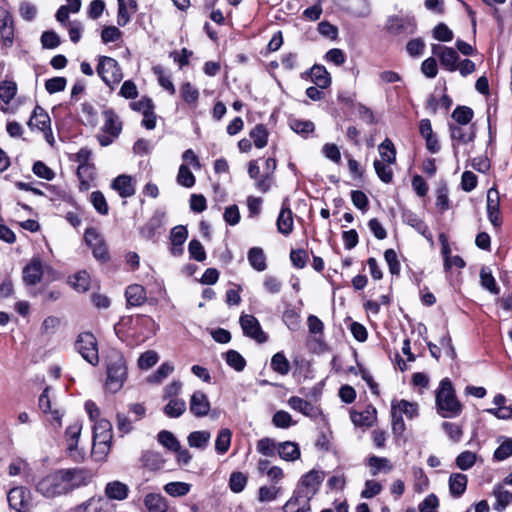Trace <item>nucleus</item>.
<instances>
[{
	"instance_id": "obj_10",
	"label": "nucleus",
	"mask_w": 512,
	"mask_h": 512,
	"mask_svg": "<svg viewBox=\"0 0 512 512\" xmlns=\"http://www.w3.org/2000/svg\"><path fill=\"white\" fill-rule=\"evenodd\" d=\"M239 322L245 336L254 339L258 343H265L268 340L267 334L262 330L255 316L249 314L241 315Z\"/></svg>"
},
{
	"instance_id": "obj_25",
	"label": "nucleus",
	"mask_w": 512,
	"mask_h": 512,
	"mask_svg": "<svg viewBox=\"0 0 512 512\" xmlns=\"http://www.w3.org/2000/svg\"><path fill=\"white\" fill-rule=\"evenodd\" d=\"M144 505L149 512H167L166 499L159 493H148L144 497Z\"/></svg>"
},
{
	"instance_id": "obj_31",
	"label": "nucleus",
	"mask_w": 512,
	"mask_h": 512,
	"mask_svg": "<svg viewBox=\"0 0 512 512\" xmlns=\"http://www.w3.org/2000/svg\"><path fill=\"white\" fill-rule=\"evenodd\" d=\"M279 456L286 461H295L300 458V448L295 442L286 441L278 445Z\"/></svg>"
},
{
	"instance_id": "obj_45",
	"label": "nucleus",
	"mask_w": 512,
	"mask_h": 512,
	"mask_svg": "<svg viewBox=\"0 0 512 512\" xmlns=\"http://www.w3.org/2000/svg\"><path fill=\"white\" fill-rule=\"evenodd\" d=\"M250 137L253 139L254 145L261 149L267 145L268 131L263 124H257L250 132Z\"/></svg>"
},
{
	"instance_id": "obj_18",
	"label": "nucleus",
	"mask_w": 512,
	"mask_h": 512,
	"mask_svg": "<svg viewBox=\"0 0 512 512\" xmlns=\"http://www.w3.org/2000/svg\"><path fill=\"white\" fill-rule=\"evenodd\" d=\"M286 202L287 200L283 202L281 211L277 218V229L279 233L285 236L289 235L293 230L292 211Z\"/></svg>"
},
{
	"instance_id": "obj_54",
	"label": "nucleus",
	"mask_w": 512,
	"mask_h": 512,
	"mask_svg": "<svg viewBox=\"0 0 512 512\" xmlns=\"http://www.w3.org/2000/svg\"><path fill=\"white\" fill-rule=\"evenodd\" d=\"M247 484V477L242 472H233L229 478V487L234 493H240Z\"/></svg>"
},
{
	"instance_id": "obj_22",
	"label": "nucleus",
	"mask_w": 512,
	"mask_h": 512,
	"mask_svg": "<svg viewBox=\"0 0 512 512\" xmlns=\"http://www.w3.org/2000/svg\"><path fill=\"white\" fill-rule=\"evenodd\" d=\"M338 4L357 17H364L369 14V5L367 0H339Z\"/></svg>"
},
{
	"instance_id": "obj_59",
	"label": "nucleus",
	"mask_w": 512,
	"mask_h": 512,
	"mask_svg": "<svg viewBox=\"0 0 512 512\" xmlns=\"http://www.w3.org/2000/svg\"><path fill=\"white\" fill-rule=\"evenodd\" d=\"M81 111L85 117L87 125L95 127L98 124V113L91 103H83L81 105Z\"/></svg>"
},
{
	"instance_id": "obj_44",
	"label": "nucleus",
	"mask_w": 512,
	"mask_h": 512,
	"mask_svg": "<svg viewBox=\"0 0 512 512\" xmlns=\"http://www.w3.org/2000/svg\"><path fill=\"white\" fill-rule=\"evenodd\" d=\"M225 361L226 363L237 372H241L246 367V360L244 357L236 350H228L225 353Z\"/></svg>"
},
{
	"instance_id": "obj_29",
	"label": "nucleus",
	"mask_w": 512,
	"mask_h": 512,
	"mask_svg": "<svg viewBox=\"0 0 512 512\" xmlns=\"http://www.w3.org/2000/svg\"><path fill=\"white\" fill-rule=\"evenodd\" d=\"M310 77L312 82L321 89L327 88L331 84L330 74L326 68L321 65H314L310 69Z\"/></svg>"
},
{
	"instance_id": "obj_1",
	"label": "nucleus",
	"mask_w": 512,
	"mask_h": 512,
	"mask_svg": "<svg viewBox=\"0 0 512 512\" xmlns=\"http://www.w3.org/2000/svg\"><path fill=\"white\" fill-rule=\"evenodd\" d=\"M92 479L93 473L87 468H61L40 478L35 484V490L46 499H54L87 486Z\"/></svg>"
},
{
	"instance_id": "obj_9",
	"label": "nucleus",
	"mask_w": 512,
	"mask_h": 512,
	"mask_svg": "<svg viewBox=\"0 0 512 512\" xmlns=\"http://www.w3.org/2000/svg\"><path fill=\"white\" fill-rule=\"evenodd\" d=\"M50 123L51 120L48 113L44 110V108L36 105L27 124L31 130L37 128L44 132L47 142L52 144L54 138L52 136Z\"/></svg>"
},
{
	"instance_id": "obj_27",
	"label": "nucleus",
	"mask_w": 512,
	"mask_h": 512,
	"mask_svg": "<svg viewBox=\"0 0 512 512\" xmlns=\"http://www.w3.org/2000/svg\"><path fill=\"white\" fill-rule=\"evenodd\" d=\"M125 296L130 306H140L147 299L145 288L137 284L128 286L125 291Z\"/></svg>"
},
{
	"instance_id": "obj_57",
	"label": "nucleus",
	"mask_w": 512,
	"mask_h": 512,
	"mask_svg": "<svg viewBox=\"0 0 512 512\" xmlns=\"http://www.w3.org/2000/svg\"><path fill=\"white\" fill-rule=\"evenodd\" d=\"M272 423L274 426H276L278 428H283V429L289 428L290 426L295 424L292 420L291 415L284 410L277 411L273 415Z\"/></svg>"
},
{
	"instance_id": "obj_34",
	"label": "nucleus",
	"mask_w": 512,
	"mask_h": 512,
	"mask_svg": "<svg viewBox=\"0 0 512 512\" xmlns=\"http://www.w3.org/2000/svg\"><path fill=\"white\" fill-rule=\"evenodd\" d=\"M248 261L257 271H264L267 268L266 256L260 247H253L249 250Z\"/></svg>"
},
{
	"instance_id": "obj_36",
	"label": "nucleus",
	"mask_w": 512,
	"mask_h": 512,
	"mask_svg": "<svg viewBox=\"0 0 512 512\" xmlns=\"http://www.w3.org/2000/svg\"><path fill=\"white\" fill-rule=\"evenodd\" d=\"M398 412L401 416L404 414L406 417L412 419L418 415V405L415 403H411L407 400H400L397 402H392L391 410Z\"/></svg>"
},
{
	"instance_id": "obj_26",
	"label": "nucleus",
	"mask_w": 512,
	"mask_h": 512,
	"mask_svg": "<svg viewBox=\"0 0 512 512\" xmlns=\"http://www.w3.org/2000/svg\"><path fill=\"white\" fill-rule=\"evenodd\" d=\"M82 424L79 421H75L71 425H69L65 432V437L67 441V450L70 453V456H74L73 452L77 450L78 440L81 434Z\"/></svg>"
},
{
	"instance_id": "obj_43",
	"label": "nucleus",
	"mask_w": 512,
	"mask_h": 512,
	"mask_svg": "<svg viewBox=\"0 0 512 512\" xmlns=\"http://www.w3.org/2000/svg\"><path fill=\"white\" fill-rule=\"evenodd\" d=\"M231 437L232 433L228 428H223L219 431L215 441V450L218 454H224L228 451Z\"/></svg>"
},
{
	"instance_id": "obj_4",
	"label": "nucleus",
	"mask_w": 512,
	"mask_h": 512,
	"mask_svg": "<svg viewBox=\"0 0 512 512\" xmlns=\"http://www.w3.org/2000/svg\"><path fill=\"white\" fill-rule=\"evenodd\" d=\"M97 73L103 82L110 88L117 85L123 78L119 63L114 58L108 56L99 57Z\"/></svg>"
},
{
	"instance_id": "obj_50",
	"label": "nucleus",
	"mask_w": 512,
	"mask_h": 512,
	"mask_svg": "<svg viewBox=\"0 0 512 512\" xmlns=\"http://www.w3.org/2000/svg\"><path fill=\"white\" fill-rule=\"evenodd\" d=\"M180 93L187 104L194 107L196 106L199 98V92L190 82H186L181 86Z\"/></svg>"
},
{
	"instance_id": "obj_60",
	"label": "nucleus",
	"mask_w": 512,
	"mask_h": 512,
	"mask_svg": "<svg viewBox=\"0 0 512 512\" xmlns=\"http://www.w3.org/2000/svg\"><path fill=\"white\" fill-rule=\"evenodd\" d=\"M157 362V353L153 350H148L140 355L138 359V366L140 369L147 370L153 367Z\"/></svg>"
},
{
	"instance_id": "obj_33",
	"label": "nucleus",
	"mask_w": 512,
	"mask_h": 512,
	"mask_svg": "<svg viewBox=\"0 0 512 512\" xmlns=\"http://www.w3.org/2000/svg\"><path fill=\"white\" fill-rule=\"evenodd\" d=\"M459 59V55L457 51L451 47H447V49L442 52L440 55L439 61L442 67L450 72H454L458 68L457 61Z\"/></svg>"
},
{
	"instance_id": "obj_58",
	"label": "nucleus",
	"mask_w": 512,
	"mask_h": 512,
	"mask_svg": "<svg viewBox=\"0 0 512 512\" xmlns=\"http://www.w3.org/2000/svg\"><path fill=\"white\" fill-rule=\"evenodd\" d=\"M60 42L59 35L53 30L44 31L41 35L43 48L54 49L60 45Z\"/></svg>"
},
{
	"instance_id": "obj_53",
	"label": "nucleus",
	"mask_w": 512,
	"mask_h": 512,
	"mask_svg": "<svg viewBox=\"0 0 512 512\" xmlns=\"http://www.w3.org/2000/svg\"><path fill=\"white\" fill-rule=\"evenodd\" d=\"M179 185L190 188L195 184V176L186 164H182L177 175Z\"/></svg>"
},
{
	"instance_id": "obj_62",
	"label": "nucleus",
	"mask_w": 512,
	"mask_h": 512,
	"mask_svg": "<svg viewBox=\"0 0 512 512\" xmlns=\"http://www.w3.org/2000/svg\"><path fill=\"white\" fill-rule=\"evenodd\" d=\"M452 30L444 23H439L433 29V37L442 42H449L453 39Z\"/></svg>"
},
{
	"instance_id": "obj_3",
	"label": "nucleus",
	"mask_w": 512,
	"mask_h": 512,
	"mask_svg": "<svg viewBox=\"0 0 512 512\" xmlns=\"http://www.w3.org/2000/svg\"><path fill=\"white\" fill-rule=\"evenodd\" d=\"M107 379L105 387L109 392L116 393L124 385L127 378V365L124 356L112 351L107 360Z\"/></svg>"
},
{
	"instance_id": "obj_15",
	"label": "nucleus",
	"mask_w": 512,
	"mask_h": 512,
	"mask_svg": "<svg viewBox=\"0 0 512 512\" xmlns=\"http://www.w3.org/2000/svg\"><path fill=\"white\" fill-rule=\"evenodd\" d=\"M0 38L3 45L7 47L13 44V17L6 9L3 8H0Z\"/></svg>"
},
{
	"instance_id": "obj_19",
	"label": "nucleus",
	"mask_w": 512,
	"mask_h": 512,
	"mask_svg": "<svg viewBox=\"0 0 512 512\" xmlns=\"http://www.w3.org/2000/svg\"><path fill=\"white\" fill-rule=\"evenodd\" d=\"M103 115L105 122L102 127V131L106 134L119 136L122 131V122L120 121L119 116L112 109L104 110Z\"/></svg>"
},
{
	"instance_id": "obj_63",
	"label": "nucleus",
	"mask_w": 512,
	"mask_h": 512,
	"mask_svg": "<svg viewBox=\"0 0 512 512\" xmlns=\"http://www.w3.org/2000/svg\"><path fill=\"white\" fill-rule=\"evenodd\" d=\"M512 455V439L507 438L501 443L494 452V459L497 461H503Z\"/></svg>"
},
{
	"instance_id": "obj_17",
	"label": "nucleus",
	"mask_w": 512,
	"mask_h": 512,
	"mask_svg": "<svg viewBox=\"0 0 512 512\" xmlns=\"http://www.w3.org/2000/svg\"><path fill=\"white\" fill-rule=\"evenodd\" d=\"M487 214L491 224L494 227H499L501 224L499 217V193L495 188H490L487 192Z\"/></svg>"
},
{
	"instance_id": "obj_5",
	"label": "nucleus",
	"mask_w": 512,
	"mask_h": 512,
	"mask_svg": "<svg viewBox=\"0 0 512 512\" xmlns=\"http://www.w3.org/2000/svg\"><path fill=\"white\" fill-rule=\"evenodd\" d=\"M75 349L91 365L99 363L98 343L92 333H80L75 341Z\"/></svg>"
},
{
	"instance_id": "obj_6",
	"label": "nucleus",
	"mask_w": 512,
	"mask_h": 512,
	"mask_svg": "<svg viewBox=\"0 0 512 512\" xmlns=\"http://www.w3.org/2000/svg\"><path fill=\"white\" fill-rule=\"evenodd\" d=\"M417 25L414 19L390 17L386 23V30L389 35L398 39H404L416 32Z\"/></svg>"
},
{
	"instance_id": "obj_61",
	"label": "nucleus",
	"mask_w": 512,
	"mask_h": 512,
	"mask_svg": "<svg viewBox=\"0 0 512 512\" xmlns=\"http://www.w3.org/2000/svg\"><path fill=\"white\" fill-rule=\"evenodd\" d=\"M67 80L65 77H53L45 82V89L49 94L61 92L66 88Z\"/></svg>"
},
{
	"instance_id": "obj_7",
	"label": "nucleus",
	"mask_w": 512,
	"mask_h": 512,
	"mask_svg": "<svg viewBox=\"0 0 512 512\" xmlns=\"http://www.w3.org/2000/svg\"><path fill=\"white\" fill-rule=\"evenodd\" d=\"M7 500L10 508L16 512H29L31 510V491L24 486H16L10 489Z\"/></svg>"
},
{
	"instance_id": "obj_56",
	"label": "nucleus",
	"mask_w": 512,
	"mask_h": 512,
	"mask_svg": "<svg viewBox=\"0 0 512 512\" xmlns=\"http://www.w3.org/2000/svg\"><path fill=\"white\" fill-rule=\"evenodd\" d=\"M476 462V454L471 451H464L456 458V465L461 470L470 469Z\"/></svg>"
},
{
	"instance_id": "obj_52",
	"label": "nucleus",
	"mask_w": 512,
	"mask_h": 512,
	"mask_svg": "<svg viewBox=\"0 0 512 512\" xmlns=\"http://www.w3.org/2000/svg\"><path fill=\"white\" fill-rule=\"evenodd\" d=\"M389 165L390 164H385V162H382L378 159H376L373 163L377 176L382 182L387 184L391 183L393 180V171Z\"/></svg>"
},
{
	"instance_id": "obj_2",
	"label": "nucleus",
	"mask_w": 512,
	"mask_h": 512,
	"mask_svg": "<svg viewBox=\"0 0 512 512\" xmlns=\"http://www.w3.org/2000/svg\"><path fill=\"white\" fill-rule=\"evenodd\" d=\"M436 406L443 418H455L462 413V404L458 401L452 382L444 378L436 392Z\"/></svg>"
},
{
	"instance_id": "obj_40",
	"label": "nucleus",
	"mask_w": 512,
	"mask_h": 512,
	"mask_svg": "<svg viewBox=\"0 0 512 512\" xmlns=\"http://www.w3.org/2000/svg\"><path fill=\"white\" fill-rule=\"evenodd\" d=\"M186 411V403L182 399L173 398L164 407V413L170 418H178Z\"/></svg>"
},
{
	"instance_id": "obj_28",
	"label": "nucleus",
	"mask_w": 512,
	"mask_h": 512,
	"mask_svg": "<svg viewBox=\"0 0 512 512\" xmlns=\"http://www.w3.org/2000/svg\"><path fill=\"white\" fill-rule=\"evenodd\" d=\"M128 486L120 481H112L107 483L105 487V495L109 499L122 501L128 496Z\"/></svg>"
},
{
	"instance_id": "obj_51",
	"label": "nucleus",
	"mask_w": 512,
	"mask_h": 512,
	"mask_svg": "<svg viewBox=\"0 0 512 512\" xmlns=\"http://www.w3.org/2000/svg\"><path fill=\"white\" fill-rule=\"evenodd\" d=\"M158 442L170 451L179 450L180 443L177 438L167 430H162L158 433Z\"/></svg>"
},
{
	"instance_id": "obj_49",
	"label": "nucleus",
	"mask_w": 512,
	"mask_h": 512,
	"mask_svg": "<svg viewBox=\"0 0 512 512\" xmlns=\"http://www.w3.org/2000/svg\"><path fill=\"white\" fill-rule=\"evenodd\" d=\"M17 93V84L14 81L5 80L0 84V99L9 104Z\"/></svg>"
},
{
	"instance_id": "obj_21",
	"label": "nucleus",
	"mask_w": 512,
	"mask_h": 512,
	"mask_svg": "<svg viewBox=\"0 0 512 512\" xmlns=\"http://www.w3.org/2000/svg\"><path fill=\"white\" fill-rule=\"evenodd\" d=\"M402 219L404 223L413 227L418 233L423 235L426 239H431L432 235L429 231L428 226L425 222L418 217L417 214L413 213L410 210H405L402 213Z\"/></svg>"
},
{
	"instance_id": "obj_46",
	"label": "nucleus",
	"mask_w": 512,
	"mask_h": 512,
	"mask_svg": "<svg viewBox=\"0 0 512 512\" xmlns=\"http://www.w3.org/2000/svg\"><path fill=\"white\" fill-rule=\"evenodd\" d=\"M289 126L294 132L304 137H307L315 129L314 123L309 120L290 119Z\"/></svg>"
},
{
	"instance_id": "obj_20",
	"label": "nucleus",
	"mask_w": 512,
	"mask_h": 512,
	"mask_svg": "<svg viewBox=\"0 0 512 512\" xmlns=\"http://www.w3.org/2000/svg\"><path fill=\"white\" fill-rule=\"evenodd\" d=\"M111 188L116 190L122 198H128L135 194V187L132 178L128 175H119L111 184Z\"/></svg>"
},
{
	"instance_id": "obj_48",
	"label": "nucleus",
	"mask_w": 512,
	"mask_h": 512,
	"mask_svg": "<svg viewBox=\"0 0 512 512\" xmlns=\"http://www.w3.org/2000/svg\"><path fill=\"white\" fill-rule=\"evenodd\" d=\"M480 282L482 287L487 289L489 292L493 294L499 293V288L496 284L495 278L493 277L491 271L486 267H483L480 271Z\"/></svg>"
},
{
	"instance_id": "obj_11",
	"label": "nucleus",
	"mask_w": 512,
	"mask_h": 512,
	"mask_svg": "<svg viewBox=\"0 0 512 512\" xmlns=\"http://www.w3.org/2000/svg\"><path fill=\"white\" fill-rule=\"evenodd\" d=\"M324 480V473L317 470H311L301 478V486L303 489L300 493L303 494L305 504L310 501L313 495L318 491V488Z\"/></svg>"
},
{
	"instance_id": "obj_16",
	"label": "nucleus",
	"mask_w": 512,
	"mask_h": 512,
	"mask_svg": "<svg viewBox=\"0 0 512 512\" xmlns=\"http://www.w3.org/2000/svg\"><path fill=\"white\" fill-rule=\"evenodd\" d=\"M43 276L42 263L40 259H33L23 268L22 279L27 286H34L40 282Z\"/></svg>"
},
{
	"instance_id": "obj_23",
	"label": "nucleus",
	"mask_w": 512,
	"mask_h": 512,
	"mask_svg": "<svg viewBox=\"0 0 512 512\" xmlns=\"http://www.w3.org/2000/svg\"><path fill=\"white\" fill-rule=\"evenodd\" d=\"M468 478L462 473H452L449 477V492L452 497H461L467 488Z\"/></svg>"
},
{
	"instance_id": "obj_37",
	"label": "nucleus",
	"mask_w": 512,
	"mask_h": 512,
	"mask_svg": "<svg viewBox=\"0 0 512 512\" xmlns=\"http://www.w3.org/2000/svg\"><path fill=\"white\" fill-rule=\"evenodd\" d=\"M378 150L381 156L382 162L387 164H393L396 161V149L393 142L386 138L379 146Z\"/></svg>"
},
{
	"instance_id": "obj_55",
	"label": "nucleus",
	"mask_w": 512,
	"mask_h": 512,
	"mask_svg": "<svg viewBox=\"0 0 512 512\" xmlns=\"http://www.w3.org/2000/svg\"><path fill=\"white\" fill-rule=\"evenodd\" d=\"M90 201L95 210L101 214L106 215L108 213V204L102 192L94 191L91 193Z\"/></svg>"
},
{
	"instance_id": "obj_30",
	"label": "nucleus",
	"mask_w": 512,
	"mask_h": 512,
	"mask_svg": "<svg viewBox=\"0 0 512 512\" xmlns=\"http://www.w3.org/2000/svg\"><path fill=\"white\" fill-rule=\"evenodd\" d=\"M112 425L106 419L98 420L93 427V440L112 442Z\"/></svg>"
},
{
	"instance_id": "obj_41",
	"label": "nucleus",
	"mask_w": 512,
	"mask_h": 512,
	"mask_svg": "<svg viewBox=\"0 0 512 512\" xmlns=\"http://www.w3.org/2000/svg\"><path fill=\"white\" fill-rule=\"evenodd\" d=\"M211 438L208 431H194L191 432L187 438L190 447L204 449Z\"/></svg>"
},
{
	"instance_id": "obj_12",
	"label": "nucleus",
	"mask_w": 512,
	"mask_h": 512,
	"mask_svg": "<svg viewBox=\"0 0 512 512\" xmlns=\"http://www.w3.org/2000/svg\"><path fill=\"white\" fill-rule=\"evenodd\" d=\"M130 325L142 336V341L149 339L156 334L158 325L152 317L148 315H137L136 317H129Z\"/></svg>"
},
{
	"instance_id": "obj_24",
	"label": "nucleus",
	"mask_w": 512,
	"mask_h": 512,
	"mask_svg": "<svg viewBox=\"0 0 512 512\" xmlns=\"http://www.w3.org/2000/svg\"><path fill=\"white\" fill-rule=\"evenodd\" d=\"M289 406L300 413H302L305 416L314 417L318 413V409L307 400L292 396L288 399Z\"/></svg>"
},
{
	"instance_id": "obj_13",
	"label": "nucleus",
	"mask_w": 512,
	"mask_h": 512,
	"mask_svg": "<svg viewBox=\"0 0 512 512\" xmlns=\"http://www.w3.org/2000/svg\"><path fill=\"white\" fill-rule=\"evenodd\" d=\"M165 212L156 210L152 217L140 229V234L145 239H153L156 235L160 234V230L164 225Z\"/></svg>"
},
{
	"instance_id": "obj_14",
	"label": "nucleus",
	"mask_w": 512,
	"mask_h": 512,
	"mask_svg": "<svg viewBox=\"0 0 512 512\" xmlns=\"http://www.w3.org/2000/svg\"><path fill=\"white\" fill-rule=\"evenodd\" d=\"M211 405L207 395L202 391H195L189 402L190 412L197 418H202L208 415Z\"/></svg>"
},
{
	"instance_id": "obj_38",
	"label": "nucleus",
	"mask_w": 512,
	"mask_h": 512,
	"mask_svg": "<svg viewBox=\"0 0 512 512\" xmlns=\"http://www.w3.org/2000/svg\"><path fill=\"white\" fill-rule=\"evenodd\" d=\"M270 366L280 375H287L290 371V363L283 352H277L272 356Z\"/></svg>"
},
{
	"instance_id": "obj_39",
	"label": "nucleus",
	"mask_w": 512,
	"mask_h": 512,
	"mask_svg": "<svg viewBox=\"0 0 512 512\" xmlns=\"http://www.w3.org/2000/svg\"><path fill=\"white\" fill-rule=\"evenodd\" d=\"M497 499L494 509L497 511L504 510L512 502V492L504 490L501 485H497L493 491Z\"/></svg>"
},
{
	"instance_id": "obj_42",
	"label": "nucleus",
	"mask_w": 512,
	"mask_h": 512,
	"mask_svg": "<svg viewBox=\"0 0 512 512\" xmlns=\"http://www.w3.org/2000/svg\"><path fill=\"white\" fill-rule=\"evenodd\" d=\"M474 116L473 110L468 106H457L452 112L451 117L457 125L465 126L469 124Z\"/></svg>"
},
{
	"instance_id": "obj_64",
	"label": "nucleus",
	"mask_w": 512,
	"mask_h": 512,
	"mask_svg": "<svg viewBox=\"0 0 512 512\" xmlns=\"http://www.w3.org/2000/svg\"><path fill=\"white\" fill-rule=\"evenodd\" d=\"M439 500L435 494H429L419 504V512H437Z\"/></svg>"
},
{
	"instance_id": "obj_47",
	"label": "nucleus",
	"mask_w": 512,
	"mask_h": 512,
	"mask_svg": "<svg viewBox=\"0 0 512 512\" xmlns=\"http://www.w3.org/2000/svg\"><path fill=\"white\" fill-rule=\"evenodd\" d=\"M191 485L185 482H169L164 486V491L172 497H181L189 493Z\"/></svg>"
},
{
	"instance_id": "obj_32",
	"label": "nucleus",
	"mask_w": 512,
	"mask_h": 512,
	"mask_svg": "<svg viewBox=\"0 0 512 512\" xmlns=\"http://www.w3.org/2000/svg\"><path fill=\"white\" fill-rule=\"evenodd\" d=\"M141 461L146 468L152 471L161 469L165 463L161 453L151 450L142 454Z\"/></svg>"
},
{
	"instance_id": "obj_35",
	"label": "nucleus",
	"mask_w": 512,
	"mask_h": 512,
	"mask_svg": "<svg viewBox=\"0 0 512 512\" xmlns=\"http://www.w3.org/2000/svg\"><path fill=\"white\" fill-rule=\"evenodd\" d=\"M68 283L77 292H86L90 287V276L86 271H79L69 278Z\"/></svg>"
},
{
	"instance_id": "obj_8",
	"label": "nucleus",
	"mask_w": 512,
	"mask_h": 512,
	"mask_svg": "<svg viewBox=\"0 0 512 512\" xmlns=\"http://www.w3.org/2000/svg\"><path fill=\"white\" fill-rule=\"evenodd\" d=\"M449 132L455 157L458 155L459 144H468L473 142L476 138V127L474 124H472L469 128H464L461 125L451 123L449 124Z\"/></svg>"
}]
</instances>
